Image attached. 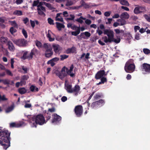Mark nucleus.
<instances>
[{"mask_svg":"<svg viewBox=\"0 0 150 150\" xmlns=\"http://www.w3.org/2000/svg\"><path fill=\"white\" fill-rule=\"evenodd\" d=\"M5 71L7 74L11 76H13V74L11 73V71H10L9 70L7 69H5Z\"/></svg>","mask_w":150,"mask_h":150,"instance_id":"nucleus-57","label":"nucleus"},{"mask_svg":"<svg viewBox=\"0 0 150 150\" xmlns=\"http://www.w3.org/2000/svg\"><path fill=\"white\" fill-rule=\"evenodd\" d=\"M104 34L107 35L108 37L105 36L102 38V39L103 40L105 43L108 42L110 43L113 41L114 32L111 30L104 29L103 30Z\"/></svg>","mask_w":150,"mask_h":150,"instance_id":"nucleus-2","label":"nucleus"},{"mask_svg":"<svg viewBox=\"0 0 150 150\" xmlns=\"http://www.w3.org/2000/svg\"><path fill=\"white\" fill-rule=\"evenodd\" d=\"M60 60L63 61L64 59H66L69 56L65 54L61 55L60 56Z\"/></svg>","mask_w":150,"mask_h":150,"instance_id":"nucleus-38","label":"nucleus"},{"mask_svg":"<svg viewBox=\"0 0 150 150\" xmlns=\"http://www.w3.org/2000/svg\"><path fill=\"white\" fill-rule=\"evenodd\" d=\"M91 107L94 108H96L98 106V103H97V101H95V102H93L92 103L91 105Z\"/></svg>","mask_w":150,"mask_h":150,"instance_id":"nucleus-36","label":"nucleus"},{"mask_svg":"<svg viewBox=\"0 0 150 150\" xmlns=\"http://www.w3.org/2000/svg\"><path fill=\"white\" fill-rule=\"evenodd\" d=\"M8 100V98L5 97V95H3L1 96L0 94V102L1 101H6Z\"/></svg>","mask_w":150,"mask_h":150,"instance_id":"nucleus-32","label":"nucleus"},{"mask_svg":"<svg viewBox=\"0 0 150 150\" xmlns=\"http://www.w3.org/2000/svg\"><path fill=\"white\" fill-rule=\"evenodd\" d=\"M48 23L50 25H54V21L51 18H48L47 19Z\"/></svg>","mask_w":150,"mask_h":150,"instance_id":"nucleus-45","label":"nucleus"},{"mask_svg":"<svg viewBox=\"0 0 150 150\" xmlns=\"http://www.w3.org/2000/svg\"><path fill=\"white\" fill-rule=\"evenodd\" d=\"M33 120L35 121V124L33 123V127H36L37 125H41L46 123L45 117L42 114H40L32 118Z\"/></svg>","mask_w":150,"mask_h":150,"instance_id":"nucleus-4","label":"nucleus"},{"mask_svg":"<svg viewBox=\"0 0 150 150\" xmlns=\"http://www.w3.org/2000/svg\"><path fill=\"white\" fill-rule=\"evenodd\" d=\"M85 20V23L87 25H89L91 23V21L90 20L86 19Z\"/></svg>","mask_w":150,"mask_h":150,"instance_id":"nucleus-60","label":"nucleus"},{"mask_svg":"<svg viewBox=\"0 0 150 150\" xmlns=\"http://www.w3.org/2000/svg\"><path fill=\"white\" fill-rule=\"evenodd\" d=\"M140 27L139 26L135 25L134 27V30L135 32H137L138 30H139Z\"/></svg>","mask_w":150,"mask_h":150,"instance_id":"nucleus-61","label":"nucleus"},{"mask_svg":"<svg viewBox=\"0 0 150 150\" xmlns=\"http://www.w3.org/2000/svg\"><path fill=\"white\" fill-rule=\"evenodd\" d=\"M6 21L7 20L6 17H0V23H5V21Z\"/></svg>","mask_w":150,"mask_h":150,"instance_id":"nucleus-42","label":"nucleus"},{"mask_svg":"<svg viewBox=\"0 0 150 150\" xmlns=\"http://www.w3.org/2000/svg\"><path fill=\"white\" fill-rule=\"evenodd\" d=\"M37 10L38 14L40 16H45V13L41 10L40 8H37Z\"/></svg>","mask_w":150,"mask_h":150,"instance_id":"nucleus-30","label":"nucleus"},{"mask_svg":"<svg viewBox=\"0 0 150 150\" xmlns=\"http://www.w3.org/2000/svg\"><path fill=\"white\" fill-rule=\"evenodd\" d=\"M54 73L61 79H63L66 75V73H63L61 72V71H60L57 70L55 71Z\"/></svg>","mask_w":150,"mask_h":150,"instance_id":"nucleus-13","label":"nucleus"},{"mask_svg":"<svg viewBox=\"0 0 150 150\" xmlns=\"http://www.w3.org/2000/svg\"><path fill=\"white\" fill-rule=\"evenodd\" d=\"M3 83L5 85H8L10 84V81L9 80L7 79H3Z\"/></svg>","mask_w":150,"mask_h":150,"instance_id":"nucleus-55","label":"nucleus"},{"mask_svg":"<svg viewBox=\"0 0 150 150\" xmlns=\"http://www.w3.org/2000/svg\"><path fill=\"white\" fill-rule=\"evenodd\" d=\"M80 29H79V28L78 29H77V30H76V31L72 32L71 34L72 35L76 36L80 33Z\"/></svg>","mask_w":150,"mask_h":150,"instance_id":"nucleus-28","label":"nucleus"},{"mask_svg":"<svg viewBox=\"0 0 150 150\" xmlns=\"http://www.w3.org/2000/svg\"><path fill=\"white\" fill-rule=\"evenodd\" d=\"M111 13V11H106L104 13V15L106 17H108L110 16Z\"/></svg>","mask_w":150,"mask_h":150,"instance_id":"nucleus-54","label":"nucleus"},{"mask_svg":"<svg viewBox=\"0 0 150 150\" xmlns=\"http://www.w3.org/2000/svg\"><path fill=\"white\" fill-rule=\"evenodd\" d=\"M79 37H81V38H83L84 39H87V38H86V37L84 35L83 33H81L80 35L78 36V38L79 39Z\"/></svg>","mask_w":150,"mask_h":150,"instance_id":"nucleus-53","label":"nucleus"},{"mask_svg":"<svg viewBox=\"0 0 150 150\" xmlns=\"http://www.w3.org/2000/svg\"><path fill=\"white\" fill-rule=\"evenodd\" d=\"M49 46H50L48 45L47 43H45L43 45V47L46 50L47 49H50V47Z\"/></svg>","mask_w":150,"mask_h":150,"instance_id":"nucleus-58","label":"nucleus"},{"mask_svg":"<svg viewBox=\"0 0 150 150\" xmlns=\"http://www.w3.org/2000/svg\"><path fill=\"white\" fill-rule=\"evenodd\" d=\"M13 42L19 47H25L27 43V40L24 39H18L13 40Z\"/></svg>","mask_w":150,"mask_h":150,"instance_id":"nucleus-8","label":"nucleus"},{"mask_svg":"<svg viewBox=\"0 0 150 150\" xmlns=\"http://www.w3.org/2000/svg\"><path fill=\"white\" fill-rule=\"evenodd\" d=\"M73 4V2L71 1H68L66 4V6H70L72 5Z\"/></svg>","mask_w":150,"mask_h":150,"instance_id":"nucleus-51","label":"nucleus"},{"mask_svg":"<svg viewBox=\"0 0 150 150\" xmlns=\"http://www.w3.org/2000/svg\"><path fill=\"white\" fill-rule=\"evenodd\" d=\"M23 23L25 24H26L29 21V19L27 17L25 18L23 20Z\"/></svg>","mask_w":150,"mask_h":150,"instance_id":"nucleus-63","label":"nucleus"},{"mask_svg":"<svg viewBox=\"0 0 150 150\" xmlns=\"http://www.w3.org/2000/svg\"><path fill=\"white\" fill-rule=\"evenodd\" d=\"M117 21H118L120 22V25H123L125 24L126 23L125 21L123 19H122V20H120V19H118L117 20Z\"/></svg>","mask_w":150,"mask_h":150,"instance_id":"nucleus-39","label":"nucleus"},{"mask_svg":"<svg viewBox=\"0 0 150 150\" xmlns=\"http://www.w3.org/2000/svg\"><path fill=\"white\" fill-rule=\"evenodd\" d=\"M107 74L105 73L104 70H101L98 71L96 74L95 78L96 79H98L103 77V76H106Z\"/></svg>","mask_w":150,"mask_h":150,"instance_id":"nucleus-10","label":"nucleus"},{"mask_svg":"<svg viewBox=\"0 0 150 150\" xmlns=\"http://www.w3.org/2000/svg\"><path fill=\"white\" fill-rule=\"evenodd\" d=\"M143 52L145 54H148L150 53V50L147 48L143 49Z\"/></svg>","mask_w":150,"mask_h":150,"instance_id":"nucleus-43","label":"nucleus"},{"mask_svg":"<svg viewBox=\"0 0 150 150\" xmlns=\"http://www.w3.org/2000/svg\"><path fill=\"white\" fill-rule=\"evenodd\" d=\"M83 33H84L85 36L86 37V38H87V39L89 38L91 35V33L88 32L86 31L83 32Z\"/></svg>","mask_w":150,"mask_h":150,"instance_id":"nucleus-40","label":"nucleus"},{"mask_svg":"<svg viewBox=\"0 0 150 150\" xmlns=\"http://www.w3.org/2000/svg\"><path fill=\"white\" fill-rule=\"evenodd\" d=\"M142 70L145 71L146 74L150 73V64L146 63H144L141 65Z\"/></svg>","mask_w":150,"mask_h":150,"instance_id":"nucleus-9","label":"nucleus"},{"mask_svg":"<svg viewBox=\"0 0 150 150\" xmlns=\"http://www.w3.org/2000/svg\"><path fill=\"white\" fill-rule=\"evenodd\" d=\"M65 87L67 92L69 93H72V85L69 84L65 85Z\"/></svg>","mask_w":150,"mask_h":150,"instance_id":"nucleus-16","label":"nucleus"},{"mask_svg":"<svg viewBox=\"0 0 150 150\" xmlns=\"http://www.w3.org/2000/svg\"><path fill=\"white\" fill-rule=\"evenodd\" d=\"M83 107L81 105L76 106L74 110L75 114L77 117H80L82 116L83 113Z\"/></svg>","mask_w":150,"mask_h":150,"instance_id":"nucleus-6","label":"nucleus"},{"mask_svg":"<svg viewBox=\"0 0 150 150\" xmlns=\"http://www.w3.org/2000/svg\"><path fill=\"white\" fill-rule=\"evenodd\" d=\"M129 16L127 12H124L122 13L120 16L121 19H127L129 18Z\"/></svg>","mask_w":150,"mask_h":150,"instance_id":"nucleus-17","label":"nucleus"},{"mask_svg":"<svg viewBox=\"0 0 150 150\" xmlns=\"http://www.w3.org/2000/svg\"><path fill=\"white\" fill-rule=\"evenodd\" d=\"M53 54V52L52 51L51 47L50 49H47L45 50V56L47 58H50L52 57Z\"/></svg>","mask_w":150,"mask_h":150,"instance_id":"nucleus-11","label":"nucleus"},{"mask_svg":"<svg viewBox=\"0 0 150 150\" xmlns=\"http://www.w3.org/2000/svg\"><path fill=\"white\" fill-rule=\"evenodd\" d=\"M48 7L50 10H52L54 9V8L53 7L52 5L50 3H48L47 4L46 6Z\"/></svg>","mask_w":150,"mask_h":150,"instance_id":"nucleus-50","label":"nucleus"},{"mask_svg":"<svg viewBox=\"0 0 150 150\" xmlns=\"http://www.w3.org/2000/svg\"><path fill=\"white\" fill-rule=\"evenodd\" d=\"M52 122L54 123L57 122H59L61 120L62 117L61 116L57 115L56 113H54L52 115Z\"/></svg>","mask_w":150,"mask_h":150,"instance_id":"nucleus-12","label":"nucleus"},{"mask_svg":"<svg viewBox=\"0 0 150 150\" xmlns=\"http://www.w3.org/2000/svg\"><path fill=\"white\" fill-rule=\"evenodd\" d=\"M30 90L32 92H38L39 91L38 88L32 85L30 87Z\"/></svg>","mask_w":150,"mask_h":150,"instance_id":"nucleus-26","label":"nucleus"},{"mask_svg":"<svg viewBox=\"0 0 150 150\" xmlns=\"http://www.w3.org/2000/svg\"><path fill=\"white\" fill-rule=\"evenodd\" d=\"M38 50L35 49H33L31 51L30 53L29 54H28V51L25 52L21 57V59L23 60L28 59L29 60H31L32 59L33 55H35L36 53H37Z\"/></svg>","mask_w":150,"mask_h":150,"instance_id":"nucleus-5","label":"nucleus"},{"mask_svg":"<svg viewBox=\"0 0 150 150\" xmlns=\"http://www.w3.org/2000/svg\"><path fill=\"white\" fill-rule=\"evenodd\" d=\"M22 33L25 38H28V35L26 31L24 29H23L22 30Z\"/></svg>","mask_w":150,"mask_h":150,"instance_id":"nucleus-41","label":"nucleus"},{"mask_svg":"<svg viewBox=\"0 0 150 150\" xmlns=\"http://www.w3.org/2000/svg\"><path fill=\"white\" fill-rule=\"evenodd\" d=\"M14 15H16L18 16H20L22 15V12L20 10H15L13 13Z\"/></svg>","mask_w":150,"mask_h":150,"instance_id":"nucleus-29","label":"nucleus"},{"mask_svg":"<svg viewBox=\"0 0 150 150\" xmlns=\"http://www.w3.org/2000/svg\"><path fill=\"white\" fill-rule=\"evenodd\" d=\"M100 79L101 81L103 84H104L105 82H107V80L106 78L103 77L101 78Z\"/></svg>","mask_w":150,"mask_h":150,"instance_id":"nucleus-47","label":"nucleus"},{"mask_svg":"<svg viewBox=\"0 0 150 150\" xmlns=\"http://www.w3.org/2000/svg\"><path fill=\"white\" fill-rule=\"evenodd\" d=\"M135 6L136 7L134 10V12L135 14H138L142 13H144L146 11L145 6H140L138 5H136Z\"/></svg>","mask_w":150,"mask_h":150,"instance_id":"nucleus-7","label":"nucleus"},{"mask_svg":"<svg viewBox=\"0 0 150 150\" xmlns=\"http://www.w3.org/2000/svg\"><path fill=\"white\" fill-rule=\"evenodd\" d=\"M52 33L51 31L49 30L48 31V33L47 35V36L49 38V40L50 41H53L54 40V38L51 37V33Z\"/></svg>","mask_w":150,"mask_h":150,"instance_id":"nucleus-23","label":"nucleus"},{"mask_svg":"<svg viewBox=\"0 0 150 150\" xmlns=\"http://www.w3.org/2000/svg\"><path fill=\"white\" fill-rule=\"evenodd\" d=\"M52 46L54 52L56 53H58L59 52L60 50H59V45L56 44H54L52 45Z\"/></svg>","mask_w":150,"mask_h":150,"instance_id":"nucleus-18","label":"nucleus"},{"mask_svg":"<svg viewBox=\"0 0 150 150\" xmlns=\"http://www.w3.org/2000/svg\"><path fill=\"white\" fill-rule=\"evenodd\" d=\"M39 3V0H37V1H34L33 2V4L32 6L33 7L37 6L38 4Z\"/></svg>","mask_w":150,"mask_h":150,"instance_id":"nucleus-44","label":"nucleus"},{"mask_svg":"<svg viewBox=\"0 0 150 150\" xmlns=\"http://www.w3.org/2000/svg\"><path fill=\"white\" fill-rule=\"evenodd\" d=\"M120 2L121 4L123 5L127 6L129 4L128 2L126 0H122Z\"/></svg>","mask_w":150,"mask_h":150,"instance_id":"nucleus-37","label":"nucleus"},{"mask_svg":"<svg viewBox=\"0 0 150 150\" xmlns=\"http://www.w3.org/2000/svg\"><path fill=\"white\" fill-rule=\"evenodd\" d=\"M73 64H72L70 67L69 69L67 68H66V71L68 75H69L71 77H73L75 76L74 74L71 73V72L73 71Z\"/></svg>","mask_w":150,"mask_h":150,"instance_id":"nucleus-15","label":"nucleus"},{"mask_svg":"<svg viewBox=\"0 0 150 150\" xmlns=\"http://www.w3.org/2000/svg\"><path fill=\"white\" fill-rule=\"evenodd\" d=\"M47 64H50L52 67H53L55 64V63L51 60L48 61L47 62Z\"/></svg>","mask_w":150,"mask_h":150,"instance_id":"nucleus-49","label":"nucleus"},{"mask_svg":"<svg viewBox=\"0 0 150 150\" xmlns=\"http://www.w3.org/2000/svg\"><path fill=\"white\" fill-rule=\"evenodd\" d=\"M14 108V106L13 104L6 109V113H8L12 111L13 109Z\"/></svg>","mask_w":150,"mask_h":150,"instance_id":"nucleus-27","label":"nucleus"},{"mask_svg":"<svg viewBox=\"0 0 150 150\" xmlns=\"http://www.w3.org/2000/svg\"><path fill=\"white\" fill-rule=\"evenodd\" d=\"M10 132L8 130H4L0 133V144L6 150L10 146Z\"/></svg>","mask_w":150,"mask_h":150,"instance_id":"nucleus-1","label":"nucleus"},{"mask_svg":"<svg viewBox=\"0 0 150 150\" xmlns=\"http://www.w3.org/2000/svg\"><path fill=\"white\" fill-rule=\"evenodd\" d=\"M145 18L147 21L150 22V16L146 15H145Z\"/></svg>","mask_w":150,"mask_h":150,"instance_id":"nucleus-64","label":"nucleus"},{"mask_svg":"<svg viewBox=\"0 0 150 150\" xmlns=\"http://www.w3.org/2000/svg\"><path fill=\"white\" fill-rule=\"evenodd\" d=\"M22 125V124L20 123H16L15 122H12L10 124V127H19Z\"/></svg>","mask_w":150,"mask_h":150,"instance_id":"nucleus-19","label":"nucleus"},{"mask_svg":"<svg viewBox=\"0 0 150 150\" xmlns=\"http://www.w3.org/2000/svg\"><path fill=\"white\" fill-rule=\"evenodd\" d=\"M79 28V29H80V27L79 25V27H77L75 25H72L71 27V29L74 30H77V29H78V28Z\"/></svg>","mask_w":150,"mask_h":150,"instance_id":"nucleus-56","label":"nucleus"},{"mask_svg":"<svg viewBox=\"0 0 150 150\" xmlns=\"http://www.w3.org/2000/svg\"><path fill=\"white\" fill-rule=\"evenodd\" d=\"M29 76L28 75H24L22 76L21 79L24 81L27 80L29 78Z\"/></svg>","mask_w":150,"mask_h":150,"instance_id":"nucleus-48","label":"nucleus"},{"mask_svg":"<svg viewBox=\"0 0 150 150\" xmlns=\"http://www.w3.org/2000/svg\"><path fill=\"white\" fill-rule=\"evenodd\" d=\"M86 19V18H84L82 16H81L79 18L75 19V21L80 24H82L83 22V20H85Z\"/></svg>","mask_w":150,"mask_h":150,"instance_id":"nucleus-25","label":"nucleus"},{"mask_svg":"<svg viewBox=\"0 0 150 150\" xmlns=\"http://www.w3.org/2000/svg\"><path fill=\"white\" fill-rule=\"evenodd\" d=\"M9 31L11 33L13 34L16 32V29H14L13 27H11L10 28Z\"/></svg>","mask_w":150,"mask_h":150,"instance_id":"nucleus-46","label":"nucleus"},{"mask_svg":"<svg viewBox=\"0 0 150 150\" xmlns=\"http://www.w3.org/2000/svg\"><path fill=\"white\" fill-rule=\"evenodd\" d=\"M96 101L98 103V106H101L105 103L104 100L103 99H100Z\"/></svg>","mask_w":150,"mask_h":150,"instance_id":"nucleus-33","label":"nucleus"},{"mask_svg":"<svg viewBox=\"0 0 150 150\" xmlns=\"http://www.w3.org/2000/svg\"><path fill=\"white\" fill-rule=\"evenodd\" d=\"M80 3L81 4V5L80 6H81V7L82 6H83L84 8H86L88 7V5H87L83 0L81 1Z\"/></svg>","mask_w":150,"mask_h":150,"instance_id":"nucleus-35","label":"nucleus"},{"mask_svg":"<svg viewBox=\"0 0 150 150\" xmlns=\"http://www.w3.org/2000/svg\"><path fill=\"white\" fill-rule=\"evenodd\" d=\"M80 89V86L79 85H76L73 88H72V93H74L75 96H77Z\"/></svg>","mask_w":150,"mask_h":150,"instance_id":"nucleus-14","label":"nucleus"},{"mask_svg":"<svg viewBox=\"0 0 150 150\" xmlns=\"http://www.w3.org/2000/svg\"><path fill=\"white\" fill-rule=\"evenodd\" d=\"M56 27L58 30L59 31L61 30L62 28H65L64 25L60 23L56 22Z\"/></svg>","mask_w":150,"mask_h":150,"instance_id":"nucleus-21","label":"nucleus"},{"mask_svg":"<svg viewBox=\"0 0 150 150\" xmlns=\"http://www.w3.org/2000/svg\"><path fill=\"white\" fill-rule=\"evenodd\" d=\"M55 111V108L54 107H53L51 108H49L48 110V112H52Z\"/></svg>","mask_w":150,"mask_h":150,"instance_id":"nucleus-62","label":"nucleus"},{"mask_svg":"<svg viewBox=\"0 0 150 150\" xmlns=\"http://www.w3.org/2000/svg\"><path fill=\"white\" fill-rule=\"evenodd\" d=\"M135 69V66L133 59H130L126 62L124 67V69L127 73H132L134 71Z\"/></svg>","mask_w":150,"mask_h":150,"instance_id":"nucleus-3","label":"nucleus"},{"mask_svg":"<svg viewBox=\"0 0 150 150\" xmlns=\"http://www.w3.org/2000/svg\"><path fill=\"white\" fill-rule=\"evenodd\" d=\"M0 40L1 42L5 43L8 42V38L6 37H2L1 38Z\"/></svg>","mask_w":150,"mask_h":150,"instance_id":"nucleus-31","label":"nucleus"},{"mask_svg":"<svg viewBox=\"0 0 150 150\" xmlns=\"http://www.w3.org/2000/svg\"><path fill=\"white\" fill-rule=\"evenodd\" d=\"M70 18H67V19L69 20H73L75 18V16L74 14H71L70 15Z\"/></svg>","mask_w":150,"mask_h":150,"instance_id":"nucleus-52","label":"nucleus"},{"mask_svg":"<svg viewBox=\"0 0 150 150\" xmlns=\"http://www.w3.org/2000/svg\"><path fill=\"white\" fill-rule=\"evenodd\" d=\"M9 22L11 23V25L13 26L14 27L17 28L18 25L15 21H9Z\"/></svg>","mask_w":150,"mask_h":150,"instance_id":"nucleus-34","label":"nucleus"},{"mask_svg":"<svg viewBox=\"0 0 150 150\" xmlns=\"http://www.w3.org/2000/svg\"><path fill=\"white\" fill-rule=\"evenodd\" d=\"M76 50V48L74 46H73L71 48H68L67 49L66 52L67 54L74 53L75 52Z\"/></svg>","mask_w":150,"mask_h":150,"instance_id":"nucleus-20","label":"nucleus"},{"mask_svg":"<svg viewBox=\"0 0 150 150\" xmlns=\"http://www.w3.org/2000/svg\"><path fill=\"white\" fill-rule=\"evenodd\" d=\"M7 45H8V47L9 49L12 51H13L14 50V47L13 45V43L12 42L10 41H8Z\"/></svg>","mask_w":150,"mask_h":150,"instance_id":"nucleus-22","label":"nucleus"},{"mask_svg":"<svg viewBox=\"0 0 150 150\" xmlns=\"http://www.w3.org/2000/svg\"><path fill=\"white\" fill-rule=\"evenodd\" d=\"M18 92L21 94H23L27 92V90L24 87L20 88L18 89Z\"/></svg>","mask_w":150,"mask_h":150,"instance_id":"nucleus-24","label":"nucleus"},{"mask_svg":"<svg viewBox=\"0 0 150 150\" xmlns=\"http://www.w3.org/2000/svg\"><path fill=\"white\" fill-rule=\"evenodd\" d=\"M59 59V58L56 57L52 58L51 60L54 62L58 61Z\"/></svg>","mask_w":150,"mask_h":150,"instance_id":"nucleus-59","label":"nucleus"}]
</instances>
